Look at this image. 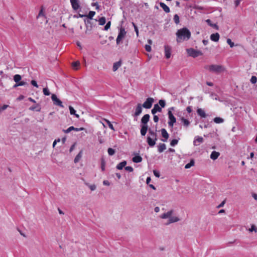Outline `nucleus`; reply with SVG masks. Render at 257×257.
I'll return each mask as SVG.
<instances>
[{
	"instance_id": "obj_36",
	"label": "nucleus",
	"mask_w": 257,
	"mask_h": 257,
	"mask_svg": "<svg viewBox=\"0 0 257 257\" xmlns=\"http://www.w3.org/2000/svg\"><path fill=\"white\" fill-rule=\"evenodd\" d=\"M95 15V12L94 11H90L86 17H87L88 20H93V17Z\"/></svg>"
},
{
	"instance_id": "obj_16",
	"label": "nucleus",
	"mask_w": 257,
	"mask_h": 257,
	"mask_svg": "<svg viewBox=\"0 0 257 257\" xmlns=\"http://www.w3.org/2000/svg\"><path fill=\"white\" fill-rule=\"evenodd\" d=\"M203 142V139L201 137L196 136L193 141V145L194 146H198L200 144Z\"/></svg>"
},
{
	"instance_id": "obj_26",
	"label": "nucleus",
	"mask_w": 257,
	"mask_h": 257,
	"mask_svg": "<svg viewBox=\"0 0 257 257\" xmlns=\"http://www.w3.org/2000/svg\"><path fill=\"white\" fill-rule=\"evenodd\" d=\"M126 165V161H123L119 164H118L116 167V169L118 170H122L123 167L125 168V165Z\"/></svg>"
},
{
	"instance_id": "obj_19",
	"label": "nucleus",
	"mask_w": 257,
	"mask_h": 257,
	"mask_svg": "<svg viewBox=\"0 0 257 257\" xmlns=\"http://www.w3.org/2000/svg\"><path fill=\"white\" fill-rule=\"evenodd\" d=\"M179 220H180V219L178 217L170 216L169 219L168 220V222L167 223H166V224L168 225V224L172 223L178 222Z\"/></svg>"
},
{
	"instance_id": "obj_43",
	"label": "nucleus",
	"mask_w": 257,
	"mask_h": 257,
	"mask_svg": "<svg viewBox=\"0 0 257 257\" xmlns=\"http://www.w3.org/2000/svg\"><path fill=\"white\" fill-rule=\"evenodd\" d=\"M107 152L109 155L112 156L115 154V150L112 148H109L107 150Z\"/></svg>"
},
{
	"instance_id": "obj_6",
	"label": "nucleus",
	"mask_w": 257,
	"mask_h": 257,
	"mask_svg": "<svg viewBox=\"0 0 257 257\" xmlns=\"http://www.w3.org/2000/svg\"><path fill=\"white\" fill-rule=\"evenodd\" d=\"M126 31L124 28L121 27L117 37L116 42L117 45H119L122 41V40L124 38L126 35Z\"/></svg>"
},
{
	"instance_id": "obj_3",
	"label": "nucleus",
	"mask_w": 257,
	"mask_h": 257,
	"mask_svg": "<svg viewBox=\"0 0 257 257\" xmlns=\"http://www.w3.org/2000/svg\"><path fill=\"white\" fill-rule=\"evenodd\" d=\"M204 68L208 70L211 72L215 73H219L224 70V67L220 65H206Z\"/></svg>"
},
{
	"instance_id": "obj_46",
	"label": "nucleus",
	"mask_w": 257,
	"mask_h": 257,
	"mask_svg": "<svg viewBox=\"0 0 257 257\" xmlns=\"http://www.w3.org/2000/svg\"><path fill=\"white\" fill-rule=\"evenodd\" d=\"M257 82V78L255 76H252L250 79V82L252 84H255Z\"/></svg>"
},
{
	"instance_id": "obj_60",
	"label": "nucleus",
	"mask_w": 257,
	"mask_h": 257,
	"mask_svg": "<svg viewBox=\"0 0 257 257\" xmlns=\"http://www.w3.org/2000/svg\"><path fill=\"white\" fill-rule=\"evenodd\" d=\"M241 0H235V2H234V5H235V7H237L239 6V5L240 4V3L241 2Z\"/></svg>"
},
{
	"instance_id": "obj_35",
	"label": "nucleus",
	"mask_w": 257,
	"mask_h": 257,
	"mask_svg": "<svg viewBox=\"0 0 257 257\" xmlns=\"http://www.w3.org/2000/svg\"><path fill=\"white\" fill-rule=\"evenodd\" d=\"M22 79V77L19 74H16L14 76V80L16 83H18Z\"/></svg>"
},
{
	"instance_id": "obj_39",
	"label": "nucleus",
	"mask_w": 257,
	"mask_h": 257,
	"mask_svg": "<svg viewBox=\"0 0 257 257\" xmlns=\"http://www.w3.org/2000/svg\"><path fill=\"white\" fill-rule=\"evenodd\" d=\"M173 20H174V22H175V23L176 24L178 25V24H179V23H180V18H179V16L177 14H175L174 16Z\"/></svg>"
},
{
	"instance_id": "obj_13",
	"label": "nucleus",
	"mask_w": 257,
	"mask_h": 257,
	"mask_svg": "<svg viewBox=\"0 0 257 257\" xmlns=\"http://www.w3.org/2000/svg\"><path fill=\"white\" fill-rule=\"evenodd\" d=\"M161 132L162 136L164 138V139H161V141L164 142H167L169 137L168 133L165 128H162L161 130Z\"/></svg>"
},
{
	"instance_id": "obj_20",
	"label": "nucleus",
	"mask_w": 257,
	"mask_h": 257,
	"mask_svg": "<svg viewBox=\"0 0 257 257\" xmlns=\"http://www.w3.org/2000/svg\"><path fill=\"white\" fill-rule=\"evenodd\" d=\"M219 34L218 33L212 34L210 36V39L214 42H218L219 39Z\"/></svg>"
},
{
	"instance_id": "obj_56",
	"label": "nucleus",
	"mask_w": 257,
	"mask_h": 257,
	"mask_svg": "<svg viewBox=\"0 0 257 257\" xmlns=\"http://www.w3.org/2000/svg\"><path fill=\"white\" fill-rule=\"evenodd\" d=\"M92 6L93 7H95V8L96 10H99V6L97 2L96 3H93L92 4Z\"/></svg>"
},
{
	"instance_id": "obj_61",
	"label": "nucleus",
	"mask_w": 257,
	"mask_h": 257,
	"mask_svg": "<svg viewBox=\"0 0 257 257\" xmlns=\"http://www.w3.org/2000/svg\"><path fill=\"white\" fill-rule=\"evenodd\" d=\"M186 111L188 112V113H191L192 111V107L190 106H189L188 107H187L186 108Z\"/></svg>"
},
{
	"instance_id": "obj_4",
	"label": "nucleus",
	"mask_w": 257,
	"mask_h": 257,
	"mask_svg": "<svg viewBox=\"0 0 257 257\" xmlns=\"http://www.w3.org/2000/svg\"><path fill=\"white\" fill-rule=\"evenodd\" d=\"M174 109V107H170L168 109V118H169V121H168V125L170 127H172L173 126L174 124L176 121V119L175 117L174 116L172 112V110Z\"/></svg>"
},
{
	"instance_id": "obj_48",
	"label": "nucleus",
	"mask_w": 257,
	"mask_h": 257,
	"mask_svg": "<svg viewBox=\"0 0 257 257\" xmlns=\"http://www.w3.org/2000/svg\"><path fill=\"white\" fill-rule=\"evenodd\" d=\"M87 186L89 187V188L91 191H94L96 188V186L95 184L90 185L88 184Z\"/></svg>"
},
{
	"instance_id": "obj_8",
	"label": "nucleus",
	"mask_w": 257,
	"mask_h": 257,
	"mask_svg": "<svg viewBox=\"0 0 257 257\" xmlns=\"http://www.w3.org/2000/svg\"><path fill=\"white\" fill-rule=\"evenodd\" d=\"M154 101V98L152 97L148 98L144 102V103L142 104V106L147 108L149 109L152 107L153 103Z\"/></svg>"
},
{
	"instance_id": "obj_12",
	"label": "nucleus",
	"mask_w": 257,
	"mask_h": 257,
	"mask_svg": "<svg viewBox=\"0 0 257 257\" xmlns=\"http://www.w3.org/2000/svg\"><path fill=\"white\" fill-rule=\"evenodd\" d=\"M165 54L167 59H169L171 57V47L168 45H165Z\"/></svg>"
},
{
	"instance_id": "obj_50",
	"label": "nucleus",
	"mask_w": 257,
	"mask_h": 257,
	"mask_svg": "<svg viewBox=\"0 0 257 257\" xmlns=\"http://www.w3.org/2000/svg\"><path fill=\"white\" fill-rule=\"evenodd\" d=\"M227 43L230 46L231 48H232L234 46V43L232 42L230 39H227Z\"/></svg>"
},
{
	"instance_id": "obj_37",
	"label": "nucleus",
	"mask_w": 257,
	"mask_h": 257,
	"mask_svg": "<svg viewBox=\"0 0 257 257\" xmlns=\"http://www.w3.org/2000/svg\"><path fill=\"white\" fill-rule=\"evenodd\" d=\"M213 121L216 123H220L223 122L224 119L221 117H216L214 118Z\"/></svg>"
},
{
	"instance_id": "obj_5",
	"label": "nucleus",
	"mask_w": 257,
	"mask_h": 257,
	"mask_svg": "<svg viewBox=\"0 0 257 257\" xmlns=\"http://www.w3.org/2000/svg\"><path fill=\"white\" fill-rule=\"evenodd\" d=\"M187 52L189 56L193 58H196L203 55V53L201 51L196 50L193 48L187 49Z\"/></svg>"
},
{
	"instance_id": "obj_27",
	"label": "nucleus",
	"mask_w": 257,
	"mask_h": 257,
	"mask_svg": "<svg viewBox=\"0 0 257 257\" xmlns=\"http://www.w3.org/2000/svg\"><path fill=\"white\" fill-rule=\"evenodd\" d=\"M158 152L159 153H162L166 149V146L165 144L160 143L158 145Z\"/></svg>"
},
{
	"instance_id": "obj_30",
	"label": "nucleus",
	"mask_w": 257,
	"mask_h": 257,
	"mask_svg": "<svg viewBox=\"0 0 257 257\" xmlns=\"http://www.w3.org/2000/svg\"><path fill=\"white\" fill-rule=\"evenodd\" d=\"M29 109L31 110H33V111L36 110L37 111H40L41 107H40V105L37 104L36 105H33V106H31L29 108Z\"/></svg>"
},
{
	"instance_id": "obj_10",
	"label": "nucleus",
	"mask_w": 257,
	"mask_h": 257,
	"mask_svg": "<svg viewBox=\"0 0 257 257\" xmlns=\"http://www.w3.org/2000/svg\"><path fill=\"white\" fill-rule=\"evenodd\" d=\"M70 2L72 6V9L74 10L77 11L80 8V5L79 0H70Z\"/></svg>"
},
{
	"instance_id": "obj_40",
	"label": "nucleus",
	"mask_w": 257,
	"mask_h": 257,
	"mask_svg": "<svg viewBox=\"0 0 257 257\" xmlns=\"http://www.w3.org/2000/svg\"><path fill=\"white\" fill-rule=\"evenodd\" d=\"M180 140V138H178V139H173L170 142V145L172 147H174L176 146L179 142V140Z\"/></svg>"
},
{
	"instance_id": "obj_44",
	"label": "nucleus",
	"mask_w": 257,
	"mask_h": 257,
	"mask_svg": "<svg viewBox=\"0 0 257 257\" xmlns=\"http://www.w3.org/2000/svg\"><path fill=\"white\" fill-rule=\"evenodd\" d=\"M159 104L161 106L160 107L164 108L166 105L165 100L161 99L159 101Z\"/></svg>"
},
{
	"instance_id": "obj_57",
	"label": "nucleus",
	"mask_w": 257,
	"mask_h": 257,
	"mask_svg": "<svg viewBox=\"0 0 257 257\" xmlns=\"http://www.w3.org/2000/svg\"><path fill=\"white\" fill-rule=\"evenodd\" d=\"M9 107L8 105L4 104L2 107H0V111L4 110L6 109Z\"/></svg>"
},
{
	"instance_id": "obj_14",
	"label": "nucleus",
	"mask_w": 257,
	"mask_h": 257,
	"mask_svg": "<svg viewBox=\"0 0 257 257\" xmlns=\"http://www.w3.org/2000/svg\"><path fill=\"white\" fill-rule=\"evenodd\" d=\"M142 112V106L141 104L139 103L138 104L136 109H135V112L134 114V116L137 117L139 116Z\"/></svg>"
},
{
	"instance_id": "obj_25",
	"label": "nucleus",
	"mask_w": 257,
	"mask_h": 257,
	"mask_svg": "<svg viewBox=\"0 0 257 257\" xmlns=\"http://www.w3.org/2000/svg\"><path fill=\"white\" fill-rule=\"evenodd\" d=\"M220 153L215 151L212 152L210 155V158L213 160H215L219 156Z\"/></svg>"
},
{
	"instance_id": "obj_58",
	"label": "nucleus",
	"mask_w": 257,
	"mask_h": 257,
	"mask_svg": "<svg viewBox=\"0 0 257 257\" xmlns=\"http://www.w3.org/2000/svg\"><path fill=\"white\" fill-rule=\"evenodd\" d=\"M153 120L154 122H158L159 120V117L157 115L154 114L153 116Z\"/></svg>"
},
{
	"instance_id": "obj_54",
	"label": "nucleus",
	"mask_w": 257,
	"mask_h": 257,
	"mask_svg": "<svg viewBox=\"0 0 257 257\" xmlns=\"http://www.w3.org/2000/svg\"><path fill=\"white\" fill-rule=\"evenodd\" d=\"M145 48L146 51L149 52L151 51V47L150 45H146Z\"/></svg>"
},
{
	"instance_id": "obj_51",
	"label": "nucleus",
	"mask_w": 257,
	"mask_h": 257,
	"mask_svg": "<svg viewBox=\"0 0 257 257\" xmlns=\"http://www.w3.org/2000/svg\"><path fill=\"white\" fill-rule=\"evenodd\" d=\"M80 63L78 61L74 62L72 63V66L74 69H77V67L79 65Z\"/></svg>"
},
{
	"instance_id": "obj_63",
	"label": "nucleus",
	"mask_w": 257,
	"mask_h": 257,
	"mask_svg": "<svg viewBox=\"0 0 257 257\" xmlns=\"http://www.w3.org/2000/svg\"><path fill=\"white\" fill-rule=\"evenodd\" d=\"M24 98V96L23 95H20L17 98V100L21 101Z\"/></svg>"
},
{
	"instance_id": "obj_28",
	"label": "nucleus",
	"mask_w": 257,
	"mask_h": 257,
	"mask_svg": "<svg viewBox=\"0 0 257 257\" xmlns=\"http://www.w3.org/2000/svg\"><path fill=\"white\" fill-rule=\"evenodd\" d=\"M121 64V62L120 61H119L118 62H115L113 65V71H116L119 67H120Z\"/></svg>"
},
{
	"instance_id": "obj_15",
	"label": "nucleus",
	"mask_w": 257,
	"mask_h": 257,
	"mask_svg": "<svg viewBox=\"0 0 257 257\" xmlns=\"http://www.w3.org/2000/svg\"><path fill=\"white\" fill-rule=\"evenodd\" d=\"M84 130V128H83V127L76 128V127H74L73 126H71L69 127H68L67 130H63V131L65 133H69L72 131H75L76 132H79L81 131H83Z\"/></svg>"
},
{
	"instance_id": "obj_47",
	"label": "nucleus",
	"mask_w": 257,
	"mask_h": 257,
	"mask_svg": "<svg viewBox=\"0 0 257 257\" xmlns=\"http://www.w3.org/2000/svg\"><path fill=\"white\" fill-rule=\"evenodd\" d=\"M110 25H111V22L110 21L108 22L104 28V30L107 31L110 28Z\"/></svg>"
},
{
	"instance_id": "obj_2",
	"label": "nucleus",
	"mask_w": 257,
	"mask_h": 257,
	"mask_svg": "<svg viewBox=\"0 0 257 257\" xmlns=\"http://www.w3.org/2000/svg\"><path fill=\"white\" fill-rule=\"evenodd\" d=\"M156 132L157 130L154 131L151 128H149L148 133L150 136L147 137V142L151 147H153L155 145L156 141L158 140Z\"/></svg>"
},
{
	"instance_id": "obj_45",
	"label": "nucleus",
	"mask_w": 257,
	"mask_h": 257,
	"mask_svg": "<svg viewBox=\"0 0 257 257\" xmlns=\"http://www.w3.org/2000/svg\"><path fill=\"white\" fill-rule=\"evenodd\" d=\"M43 92L45 95L48 96L50 94L49 90L47 87L43 88Z\"/></svg>"
},
{
	"instance_id": "obj_59",
	"label": "nucleus",
	"mask_w": 257,
	"mask_h": 257,
	"mask_svg": "<svg viewBox=\"0 0 257 257\" xmlns=\"http://www.w3.org/2000/svg\"><path fill=\"white\" fill-rule=\"evenodd\" d=\"M31 83L32 85L36 87H38V85L37 84V82L35 80H32Z\"/></svg>"
},
{
	"instance_id": "obj_1",
	"label": "nucleus",
	"mask_w": 257,
	"mask_h": 257,
	"mask_svg": "<svg viewBox=\"0 0 257 257\" xmlns=\"http://www.w3.org/2000/svg\"><path fill=\"white\" fill-rule=\"evenodd\" d=\"M177 42L180 43L183 41L189 40L191 37V32L186 27L178 30L176 32Z\"/></svg>"
},
{
	"instance_id": "obj_23",
	"label": "nucleus",
	"mask_w": 257,
	"mask_h": 257,
	"mask_svg": "<svg viewBox=\"0 0 257 257\" xmlns=\"http://www.w3.org/2000/svg\"><path fill=\"white\" fill-rule=\"evenodd\" d=\"M159 5L166 13H168L170 12V8L164 3L160 2Z\"/></svg>"
},
{
	"instance_id": "obj_18",
	"label": "nucleus",
	"mask_w": 257,
	"mask_h": 257,
	"mask_svg": "<svg viewBox=\"0 0 257 257\" xmlns=\"http://www.w3.org/2000/svg\"><path fill=\"white\" fill-rule=\"evenodd\" d=\"M173 212V211L172 210H171L168 211L167 212L162 214L160 216V217L162 219H166V218L169 219L170 216H171L172 215Z\"/></svg>"
},
{
	"instance_id": "obj_34",
	"label": "nucleus",
	"mask_w": 257,
	"mask_h": 257,
	"mask_svg": "<svg viewBox=\"0 0 257 257\" xmlns=\"http://www.w3.org/2000/svg\"><path fill=\"white\" fill-rule=\"evenodd\" d=\"M182 122L183 123V125L186 127H187L190 123V122L187 119L182 117L181 118Z\"/></svg>"
},
{
	"instance_id": "obj_24",
	"label": "nucleus",
	"mask_w": 257,
	"mask_h": 257,
	"mask_svg": "<svg viewBox=\"0 0 257 257\" xmlns=\"http://www.w3.org/2000/svg\"><path fill=\"white\" fill-rule=\"evenodd\" d=\"M197 114L201 117V118H205L206 117V114L205 111L202 108H198L197 110Z\"/></svg>"
},
{
	"instance_id": "obj_42",
	"label": "nucleus",
	"mask_w": 257,
	"mask_h": 257,
	"mask_svg": "<svg viewBox=\"0 0 257 257\" xmlns=\"http://www.w3.org/2000/svg\"><path fill=\"white\" fill-rule=\"evenodd\" d=\"M105 121L108 124L109 127L112 131H114V127L112 125V124L111 123L110 121H109L108 120H107L106 119H104Z\"/></svg>"
},
{
	"instance_id": "obj_9",
	"label": "nucleus",
	"mask_w": 257,
	"mask_h": 257,
	"mask_svg": "<svg viewBox=\"0 0 257 257\" xmlns=\"http://www.w3.org/2000/svg\"><path fill=\"white\" fill-rule=\"evenodd\" d=\"M51 99L53 101L55 105L60 106L61 107H64L63 105L62 104V101L57 98V96L53 94L51 96Z\"/></svg>"
},
{
	"instance_id": "obj_55",
	"label": "nucleus",
	"mask_w": 257,
	"mask_h": 257,
	"mask_svg": "<svg viewBox=\"0 0 257 257\" xmlns=\"http://www.w3.org/2000/svg\"><path fill=\"white\" fill-rule=\"evenodd\" d=\"M133 25L134 27L135 31L136 33L137 36H138L139 35V30L137 26L135 24V23H133Z\"/></svg>"
},
{
	"instance_id": "obj_52",
	"label": "nucleus",
	"mask_w": 257,
	"mask_h": 257,
	"mask_svg": "<svg viewBox=\"0 0 257 257\" xmlns=\"http://www.w3.org/2000/svg\"><path fill=\"white\" fill-rule=\"evenodd\" d=\"M153 173L156 177L159 178L160 176V172L158 170H154L153 171Z\"/></svg>"
},
{
	"instance_id": "obj_7",
	"label": "nucleus",
	"mask_w": 257,
	"mask_h": 257,
	"mask_svg": "<svg viewBox=\"0 0 257 257\" xmlns=\"http://www.w3.org/2000/svg\"><path fill=\"white\" fill-rule=\"evenodd\" d=\"M92 20L85 19L84 23L86 26L85 33L88 34L90 32L93 27L95 26V24L92 22Z\"/></svg>"
},
{
	"instance_id": "obj_33",
	"label": "nucleus",
	"mask_w": 257,
	"mask_h": 257,
	"mask_svg": "<svg viewBox=\"0 0 257 257\" xmlns=\"http://www.w3.org/2000/svg\"><path fill=\"white\" fill-rule=\"evenodd\" d=\"M82 151H80L77 155L74 158V162L75 163H76L77 162H79V161L80 160V158H81L82 157Z\"/></svg>"
},
{
	"instance_id": "obj_22",
	"label": "nucleus",
	"mask_w": 257,
	"mask_h": 257,
	"mask_svg": "<svg viewBox=\"0 0 257 257\" xmlns=\"http://www.w3.org/2000/svg\"><path fill=\"white\" fill-rule=\"evenodd\" d=\"M141 131L140 133L142 136H145L147 132V131L149 130L148 129V126H145V125H141Z\"/></svg>"
},
{
	"instance_id": "obj_64",
	"label": "nucleus",
	"mask_w": 257,
	"mask_h": 257,
	"mask_svg": "<svg viewBox=\"0 0 257 257\" xmlns=\"http://www.w3.org/2000/svg\"><path fill=\"white\" fill-rule=\"evenodd\" d=\"M75 144H74L73 145H72L71 146V147L69 149L70 152H72L73 151V150L74 149V148H75Z\"/></svg>"
},
{
	"instance_id": "obj_38",
	"label": "nucleus",
	"mask_w": 257,
	"mask_h": 257,
	"mask_svg": "<svg viewBox=\"0 0 257 257\" xmlns=\"http://www.w3.org/2000/svg\"><path fill=\"white\" fill-rule=\"evenodd\" d=\"M98 22H99V25H101V26L104 25L105 24V22H106L105 18L104 17H101L99 19Z\"/></svg>"
},
{
	"instance_id": "obj_31",
	"label": "nucleus",
	"mask_w": 257,
	"mask_h": 257,
	"mask_svg": "<svg viewBox=\"0 0 257 257\" xmlns=\"http://www.w3.org/2000/svg\"><path fill=\"white\" fill-rule=\"evenodd\" d=\"M69 108L71 114L75 115L77 118H79V115L76 113V110L74 109V108L72 106H69Z\"/></svg>"
},
{
	"instance_id": "obj_62",
	"label": "nucleus",
	"mask_w": 257,
	"mask_h": 257,
	"mask_svg": "<svg viewBox=\"0 0 257 257\" xmlns=\"http://www.w3.org/2000/svg\"><path fill=\"white\" fill-rule=\"evenodd\" d=\"M103 184L104 185L109 186V185H110V183L107 180H104L103 181Z\"/></svg>"
},
{
	"instance_id": "obj_53",
	"label": "nucleus",
	"mask_w": 257,
	"mask_h": 257,
	"mask_svg": "<svg viewBox=\"0 0 257 257\" xmlns=\"http://www.w3.org/2000/svg\"><path fill=\"white\" fill-rule=\"evenodd\" d=\"M125 170L127 171H128L130 172H132L134 170V169L131 166H126V167H125L124 168Z\"/></svg>"
},
{
	"instance_id": "obj_21",
	"label": "nucleus",
	"mask_w": 257,
	"mask_h": 257,
	"mask_svg": "<svg viewBox=\"0 0 257 257\" xmlns=\"http://www.w3.org/2000/svg\"><path fill=\"white\" fill-rule=\"evenodd\" d=\"M206 22L211 27H212L213 28L215 29L216 30H219V27L217 25V24H213L212 23V21L210 19L206 20Z\"/></svg>"
},
{
	"instance_id": "obj_32",
	"label": "nucleus",
	"mask_w": 257,
	"mask_h": 257,
	"mask_svg": "<svg viewBox=\"0 0 257 257\" xmlns=\"http://www.w3.org/2000/svg\"><path fill=\"white\" fill-rule=\"evenodd\" d=\"M195 164V161L193 159H191L190 162L185 166V169H189L191 168L192 166H193Z\"/></svg>"
},
{
	"instance_id": "obj_41",
	"label": "nucleus",
	"mask_w": 257,
	"mask_h": 257,
	"mask_svg": "<svg viewBox=\"0 0 257 257\" xmlns=\"http://www.w3.org/2000/svg\"><path fill=\"white\" fill-rule=\"evenodd\" d=\"M105 161L103 158L101 159V169L102 171L105 170Z\"/></svg>"
},
{
	"instance_id": "obj_29",
	"label": "nucleus",
	"mask_w": 257,
	"mask_h": 257,
	"mask_svg": "<svg viewBox=\"0 0 257 257\" xmlns=\"http://www.w3.org/2000/svg\"><path fill=\"white\" fill-rule=\"evenodd\" d=\"M132 160L134 163H138L142 162V158L139 155H137L134 157Z\"/></svg>"
},
{
	"instance_id": "obj_11",
	"label": "nucleus",
	"mask_w": 257,
	"mask_h": 257,
	"mask_svg": "<svg viewBox=\"0 0 257 257\" xmlns=\"http://www.w3.org/2000/svg\"><path fill=\"white\" fill-rule=\"evenodd\" d=\"M150 116L149 114H145L141 118V125L148 126V122L150 120Z\"/></svg>"
},
{
	"instance_id": "obj_49",
	"label": "nucleus",
	"mask_w": 257,
	"mask_h": 257,
	"mask_svg": "<svg viewBox=\"0 0 257 257\" xmlns=\"http://www.w3.org/2000/svg\"><path fill=\"white\" fill-rule=\"evenodd\" d=\"M18 86H25V85H28V83L26 82H25L24 81H20L19 82L17 83Z\"/></svg>"
},
{
	"instance_id": "obj_17",
	"label": "nucleus",
	"mask_w": 257,
	"mask_h": 257,
	"mask_svg": "<svg viewBox=\"0 0 257 257\" xmlns=\"http://www.w3.org/2000/svg\"><path fill=\"white\" fill-rule=\"evenodd\" d=\"M162 110V108L160 107L158 104H155L153 108L151 110L152 113L154 115L157 112H161Z\"/></svg>"
}]
</instances>
